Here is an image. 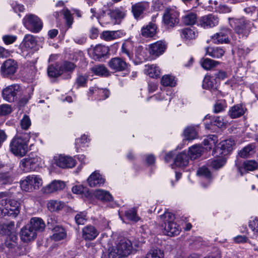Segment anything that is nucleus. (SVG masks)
Returning <instances> with one entry per match:
<instances>
[{
  "instance_id": "9b49d317",
  "label": "nucleus",
  "mask_w": 258,
  "mask_h": 258,
  "mask_svg": "<svg viewBox=\"0 0 258 258\" xmlns=\"http://www.w3.org/2000/svg\"><path fill=\"white\" fill-rule=\"evenodd\" d=\"M234 145V141L232 139L223 141L220 142L219 146L214 149V154L215 156H218V155H226L232 150L233 146Z\"/></svg>"
},
{
  "instance_id": "4c0bfd02",
  "label": "nucleus",
  "mask_w": 258,
  "mask_h": 258,
  "mask_svg": "<svg viewBox=\"0 0 258 258\" xmlns=\"http://www.w3.org/2000/svg\"><path fill=\"white\" fill-rule=\"evenodd\" d=\"M184 138L186 140H192L197 138L198 131L194 126H188L184 131Z\"/></svg>"
},
{
  "instance_id": "aec40b11",
  "label": "nucleus",
  "mask_w": 258,
  "mask_h": 258,
  "mask_svg": "<svg viewBox=\"0 0 258 258\" xmlns=\"http://www.w3.org/2000/svg\"><path fill=\"white\" fill-rule=\"evenodd\" d=\"M163 233L169 236L177 235L180 233V229L176 223H170L169 224H161Z\"/></svg>"
},
{
  "instance_id": "7c9ffc66",
  "label": "nucleus",
  "mask_w": 258,
  "mask_h": 258,
  "mask_svg": "<svg viewBox=\"0 0 258 258\" xmlns=\"http://www.w3.org/2000/svg\"><path fill=\"white\" fill-rule=\"evenodd\" d=\"M258 167V162L254 160H247L243 162L242 166L238 168L241 175H243L245 171H253Z\"/></svg>"
},
{
  "instance_id": "f257e3e1",
  "label": "nucleus",
  "mask_w": 258,
  "mask_h": 258,
  "mask_svg": "<svg viewBox=\"0 0 258 258\" xmlns=\"http://www.w3.org/2000/svg\"><path fill=\"white\" fill-rule=\"evenodd\" d=\"M12 194L8 191L0 192V216L8 215L16 217L20 212V203L11 199Z\"/></svg>"
},
{
  "instance_id": "774afa93",
  "label": "nucleus",
  "mask_w": 258,
  "mask_h": 258,
  "mask_svg": "<svg viewBox=\"0 0 258 258\" xmlns=\"http://www.w3.org/2000/svg\"><path fill=\"white\" fill-rule=\"evenodd\" d=\"M226 107V103L224 101H219L215 104L214 107V112L219 113L225 109Z\"/></svg>"
},
{
  "instance_id": "72a5a7b5",
  "label": "nucleus",
  "mask_w": 258,
  "mask_h": 258,
  "mask_svg": "<svg viewBox=\"0 0 258 258\" xmlns=\"http://www.w3.org/2000/svg\"><path fill=\"white\" fill-rule=\"evenodd\" d=\"M93 195L98 200L103 201H111L112 200V197L110 194L103 189H96L94 191Z\"/></svg>"
},
{
  "instance_id": "09e8293b",
  "label": "nucleus",
  "mask_w": 258,
  "mask_h": 258,
  "mask_svg": "<svg viewBox=\"0 0 258 258\" xmlns=\"http://www.w3.org/2000/svg\"><path fill=\"white\" fill-rule=\"evenodd\" d=\"M218 142L217 137L215 135L209 136L207 139H205L203 143L205 146H208L206 148L209 149L215 147Z\"/></svg>"
},
{
  "instance_id": "0eeeda50",
  "label": "nucleus",
  "mask_w": 258,
  "mask_h": 258,
  "mask_svg": "<svg viewBox=\"0 0 258 258\" xmlns=\"http://www.w3.org/2000/svg\"><path fill=\"white\" fill-rule=\"evenodd\" d=\"M25 27L33 32H39L42 27V23L40 19L33 14L27 15L23 19Z\"/></svg>"
},
{
  "instance_id": "9d476101",
  "label": "nucleus",
  "mask_w": 258,
  "mask_h": 258,
  "mask_svg": "<svg viewBox=\"0 0 258 258\" xmlns=\"http://www.w3.org/2000/svg\"><path fill=\"white\" fill-rule=\"evenodd\" d=\"M52 163L62 168H72L76 165L75 161L73 158L62 155L54 156L53 158Z\"/></svg>"
},
{
  "instance_id": "a211bd4d",
  "label": "nucleus",
  "mask_w": 258,
  "mask_h": 258,
  "mask_svg": "<svg viewBox=\"0 0 258 258\" xmlns=\"http://www.w3.org/2000/svg\"><path fill=\"white\" fill-rule=\"evenodd\" d=\"M99 234V231L92 225H88L82 229V237L85 240H93L98 236Z\"/></svg>"
},
{
  "instance_id": "f8f14e48",
  "label": "nucleus",
  "mask_w": 258,
  "mask_h": 258,
  "mask_svg": "<svg viewBox=\"0 0 258 258\" xmlns=\"http://www.w3.org/2000/svg\"><path fill=\"white\" fill-rule=\"evenodd\" d=\"M166 49V44L165 42L158 41L149 45L148 52L154 59L163 54Z\"/></svg>"
},
{
  "instance_id": "6ab92c4d",
  "label": "nucleus",
  "mask_w": 258,
  "mask_h": 258,
  "mask_svg": "<svg viewBox=\"0 0 258 258\" xmlns=\"http://www.w3.org/2000/svg\"><path fill=\"white\" fill-rule=\"evenodd\" d=\"M105 179L98 171L93 172L88 178V184L91 187L100 186L105 182Z\"/></svg>"
},
{
  "instance_id": "473e14b6",
  "label": "nucleus",
  "mask_w": 258,
  "mask_h": 258,
  "mask_svg": "<svg viewBox=\"0 0 258 258\" xmlns=\"http://www.w3.org/2000/svg\"><path fill=\"white\" fill-rule=\"evenodd\" d=\"M245 108L242 105H236L231 107L228 114L232 118H236L242 115L245 112Z\"/></svg>"
},
{
  "instance_id": "7ed1b4c3",
  "label": "nucleus",
  "mask_w": 258,
  "mask_h": 258,
  "mask_svg": "<svg viewBox=\"0 0 258 258\" xmlns=\"http://www.w3.org/2000/svg\"><path fill=\"white\" fill-rule=\"evenodd\" d=\"M229 23L235 32L242 36H247L253 26L251 21L243 17L239 18H229Z\"/></svg>"
},
{
  "instance_id": "6e6d98bb",
  "label": "nucleus",
  "mask_w": 258,
  "mask_h": 258,
  "mask_svg": "<svg viewBox=\"0 0 258 258\" xmlns=\"http://www.w3.org/2000/svg\"><path fill=\"white\" fill-rule=\"evenodd\" d=\"M61 71L59 67L56 66L54 67L52 65H50L47 69V73L49 77H57L62 74Z\"/></svg>"
},
{
  "instance_id": "37998d69",
  "label": "nucleus",
  "mask_w": 258,
  "mask_h": 258,
  "mask_svg": "<svg viewBox=\"0 0 258 258\" xmlns=\"http://www.w3.org/2000/svg\"><path fill=\"white\" fill-rule=\"evenodd\" d=\"M225 161L221 155L218 158L214 159L209 161L208 165L213 169H219L222 167L225 164Z\"/></svg>"
},
{
  "instance_id": "58836bf2",
  "label": "nucleus",
  "mask_w": 258,
  "mask_h": 258,
  "mask_svg": "<svg viewBox=\"0 0 258 258\" xmlns=\"http://www.w3.org/2000/svg\"><path fill=\"white\" fill-rule=\"evenodd\" d=\"M109 13L112 18V25H115L120 23L121 19L124 16V14L118 9L110 11Z\"/></svg>"
},
{
  "instance_id": "f3484780",
  "label": "nucleus",
  "mask_w": 258,
  "mask_h": 258,
  "mask_svg": "<svg viewBox=\"0 0 258 258\" xmlns=\"http://www.w3.org/2000/svg\"><path fill=\"white\" fill-rule=\"evenodd\" d=\"M219 18L217 16L210 14L202 17L199 22L201 27L206 28L214 27L218 24Z\"/></svg>"
},
{
  "instance_id": "a878e982",
  "label": "nucleus",
  "mask_w": 258,
  "mask_h": 258,
  "mask_svg": "<svg viewBox=\"0 0 258 258\" xmlns=\"http://www.w3.org/2000/svg\"><path fill=\"white\" fill-rule=\"evenodd\" d=\"M188 157L185 152H182L176 156L174 164L172 165V168H174V166L179 167H185L188 165Z\"/></svg>"
},
{
  "instance_id": "423d86ee",
  "label": "nucleus",
  "mask_w": 258,
  "mask_h": 258,
  "mask_svg": "<svg viewBox=\"0 0 258 258\" xmlns=\"http://www.w3.org/2000/svg\"><path fill=\"white\" fill-rule=\"evenodd\" d=\"M21 88L18 84L8 85L2 89V97L8 102H14L21 93Z\"/></svg>"
},
{
  "instance_id": "e2e57ef3",
  "label": "nucleus",
  "mask_w": 258,
  "mask_h": 258,
  "mask_svg": "<svg viewBox=\"0 0 258 258\" xmlns=\"http://www.w3.org/2000/svg\"><path fill=\"white\" fill-rule=\"evenodd\" d=\"M197 174L199 176L207 178H210L211 177V172L208 168L205 166H202L200 168L197 172Z\"/></svg>"
},
{
  "instance_id": "864d4df0",
  "label": "nucleus",
  "mask_w": 258,
  "mask_h": 258,
  "mask_svg": "<svg viewBox=\"0 0 258 258\" xmlns=\"http://www.w3.org/2000/svg\"><path fill=\"white\" fill-rule=\"evenodd\" d=\"M146 258H164V253L159 248L152 249L147 253Z\"/></svg>"
},
{
  "instance_id": "c756f323",
  "label": "nucleus",
  "mask_w": 258,
  "mask_h": 258,
  "mask_svg": "<svg viewBox=\"0 0 258 258\" xmlns=\"http://www.w3.org/2000/svg\"><path fill=\"white\" fill-rule=\"evenodd\" d=\"M197 32L194 29L186 28L182 29L180 32L181 38L186 42L195 39L197 36Z\"/></svg>"
},
{
  "instance_id": "f03ea898",
  "label": "nucleus",
  "mask_w": 258,
  "mask_h": 258,
  "mask_svg": "<svg viewBox=\"0 0 258 258\" xmlns=\"http://www.w3.org/2000/svg\"><path fill=\"white\" fill-rule=\"evenodd\" d=\"M29 139V134L16 136L10 143L11 151L16 156H24L28 151V143Z\"/></svg>"
},
{
  "instance_id": "bb28decb",
  "label": "nucleus",
  "mask_w": 258,
  "mask_h": 258,
  "mask_svg": "<svg viewBox=\"0 0 258 258\" xmlns=\"http://www.w3.org/2000/svg\"><path fill=\"white\" fill-rule=\"evenodd\" d=\"M206 52V54L212 57L220 58L224 55L225 51L220 47H207Z\"/></svg>"
},
{
  "instance_id": "680f3d73",
  "label": "nucleus",
  "mask_w": 258,
  "mask_h": 258,
  "mask_svg": "<svg viewBox=\"0 0 258 258\" xmlns=\"http://www.w3.org/2000/svg\"><path fill=\"white\" fill-rule=\"evenodd\" d=\"M12 107L11 105L3 104L0 105V116H6L12 111Z\"/></svg>"
},
{
  "instance_id": "ddd939ff",
  "label": "nucleus",
  "mask_w": 258,
  "mask_h": 258,
  "mask_svg": "<svg viewBox=\"0 0 258 258\" xmlns=\"http://www.w3.org/2000/svg\"><path fill=\"white\" fill-rule=\"evenodd\" d=\"M231 35V30L228 28H222L220 31L211 37V40L216 44L228 43L229 37Z\"/></svg>"
},
{
  "instance_id": "052dcab7",
  "label": "nucleus",
  "mask_w": 258,
  "mask_h": 258,
  "mask_svg": "<svg viewBox=\"0 0 258 258\" xmlns=\"http://www.w3.org/2000/svg\"><path fill=\"white\" fill-rule=\"evenodd\" d=\"M75 67L76 66L74 63L68 61H64L59 66L62 74L64 72H72L75 69Z\"/></svg>"
},
{
  "instance_id": "c03bdc74",
  "label": "nucleus",
  "mask_w": 258,
  "mask_h": 258,
  "mask_svg": "<svg viewBox=\"0 0 258 258\" xmlns=\"http://www.w3.org/2000/svg\"><path fill=\"white\" fill-rule=\"evenodd\" d=\"M248 226L253 232V238H256L258 236V218H251L248 223Z\"/></svg>"
},
{
  "instance_id": "8fccbe9b",
  "label": "nucleus",
  "mask_w": 258,
  "mask_h": 258,
  "mask_svg": "<svg viewBox=\"0 0 258 258\" xmlns=\"http://www.w3.org/2000/svg\"><path fill=\"white\" fill-rule=\"evenodd\" d=\"M95 93H97L100 95L104 96V97L101 99H105L107 98L110 94L109 90L107 89H99L96 87L90 88L89 89V94H92Z\"/></svg>"
},
{
  "instance_id": "4468645a",
  "label": "nucleus",
  "mask_w": 258,
  "mask_h": 258,
  "mask_svg": "<svg viewBox=\"0 0 258 258\" xmlns=\"http://www.w3.org/2000/svg\"><path fill=\"white\" fill-rule=\"evenodd\" d=\"M18 69L17 62L12 59H8L2 64L1 70L4 76L14 75Z\"/></svg>"
},
{
  "instance_id": "e433bc0d",
  "label": "nucleus",
  "mask_w": 258,
  "mask_h": 258,
  "mask_svg": "<svg viewBox=\"0 0 258 258\" xmlns=\"http://www.w3.org/2000/svg\"><path fill=\"white\" fill-rule=\"evenodd\" d=\"M146 73L151 78H157L160 75V69L156 64L146 66Z\"/></svg>"
},
{
  "instance_id": "f704fd0d",
  "label": "nucleus",
  "mask_w": 258,
  "mask_h": 258,
  "mask_svg": "<svg viewBox=\"0 0 258 258\" xmlns=\"http://www.w3.org/2000/svg\"><path fill=\"white\" fill-rule=\"evenodd\" d=\"M93 53L98 58L106 55L109 52L107 46L98 44L96 45L92 49Z\"/></svg>"
},
{
  "instance_id": "5701e85b",
  "label": "nucleus",
  "mask_w": 258,
  "mask_h": 258,
  "mask_svg": "<svg viewBox=\"0 0 258 258\" xmlns=\"http://www.w3.org/2000/svg\"><path fill=\"white\" fill-rule=\"evenodd\" d=\"M149 8V5L147 3H138L132 6V11L135 18L138 19Z\"/></svg>"
},
{
  "instance_id": "13d9d810",
  "label": "nucleus",
  "mask_w": 258,
  "mask_h": 258,
  "mask_svg": "<svg viewBox=\"0 0 258 258\" xmlns=\"http://www.w3.org/2000/svg\"><path fill=\"white\" fill-rule=\"evenodd\" d=\"M15 223L10 222L8 223L0 225V233L2 234H9L14 228Z\"/></svg>"
},
{
  "instance_id": "69168bd1",
  "label": "nucleus",
  "mask_w": 258,
  "mask_h": 258,
  "mask_svg": "<svg viewBox=\"0 0 258 258\" xmlns=\"http://www.w3.org/2000/svg\"><path fill=\"white\" fill-rule=\"evenodd\" d=\"M21 126L24 130H28L31 124V120L27 115H24L21 120Z\"/></svg>"
},
{
  "instance_id": "0e129e2a",
  "label": "nucleus",
  "mask_w": 258,
  "mask_h": 258,
  "mask_svg": "<svg viewBox=\"0 0 258 258\" xmlns=\"http://www.w3.org/2000/svg\"><path fill=\"white\" fill-rule=\"evenodd\" d=\"M87 215L85 212H80L75 216V221L78 225H83L87 222Z\"/></svg>"
},
{
  "instance_id": "79ce46f5",
  "label": "nucleus",
  "mask_w": 258,
  "mask_h": 258,
  "mask_svg": "<svg viewBox=\"0 0 258 258\" xmlns=\"http://www.w3.org/2000/svg\"><path fill=\"white\" fill-rule=\"evenodd\" d=\"M161 83L164 86L174 87L176 82L175 77L170 75H165L162 78Z\"/></svg>"
},
{
  "instance_id": "393cba45",
  "label": "nucleus",
  "mask_w": 258,
  "mask_h": 258,
  "mask_svg": "<svg viewBox=\"0 0 258 258\" xmlns=\"http://www.w3.org/2000/svg\"><path fill=\"white\" fill-rule=\"evenodd\" d=\"M217 87V82L214 77L211 76H205L203 82V87L204 89L216 92Z\"/></svg>"
},
{
  "instance_id": "c9c22d12",
  "label": "nucleus",
  "mask_w": 258,
  "mask_h": 258,
  "mask_svg": "<svg viewBox=\"0 0 258 258\" xmlns=\"http://www.w3.org/2000/svg\"><path fill=\"white\" fill-rule=\"evenodd\" d=\"M203 152V148L199 145H194L189 148L188 155L191 159L199 157Z\"/></svg>"
},
{
  "instance_id": "a18cd8bd",
  "label": "nucleus",
  "mask_w": 258,
  "mask_h": 258,
  "mask_svg": "<svg viewBox=\"0 0 258 258\" xmlns=\"http://www.w3.org/2000/svg\"><path fill=\"white\" fill-rule=\"evenodd\" d=\"M160 222L161 224H169L170 223H175L174 215L169 212H165L163 215L159 216Z\"/></svg>"
},
{
  "instance_id": "603ef678",
  "label": "nucleus",
  "mask_w": 258,
  "mask_h": 258,
  "mask_svg": "<svg viewBox=\"0 0 258 258\" xmlns=\"http://www.w3.org/2000/svg\"><path fill=\"white\" fill-rule=\"evenodd\" d=\"M227 123L225 118L222 116H215L213 117L211 121V123L219 128L225 127Z\"/></svg>"
},
{
  "instance_id": "bf43d9fd",
  "label": "nucleus",
  "mask_w": 258,
  "mask_h": 258,
  "mask_svg": "<svg viewBox=\"0 0 258 258\" xmlns=\"http://www.w3.org/2000/svg\"><path fill=\"white\" fill-rule=\"evenodd\" d=\"M111 16L109 13H105L103 12L102 15L99 16L98 18L99 22L101 25H108L112 24V18Z\"/></svg>"
},
{
  "instance_id": "1a4fd4ad",
  "label": "nucleus",
  "mask_w": 258,
  "mask_h": 258,
  "mask_svg": "<svg viewBox=\"0 0 258 258\" xmlns=\"http://www.w3.org/2000/svg\"><path fill=\"white\" fill-rule=\"evenodd\" d=\"M179 13L173 8H167L163 15V22L167 27H173L178 22Z\"/></svg>"
},
{
  "instance_id": "4be33fe9",
  "label": "nucleus",
  "mask_w": 258,
  "mask_h": 258,
  "mask_svg": "<svg viewBox=\"0 0 258 258\" xmlns=\"http://www.w3.org/2000/svg\"><path fill=\"white\" fill-rule=\"evenodd\" d=\"M37 44L36 38L30 34L25 35L21 44L22 50L28 51L34 48Z\"/></svg>"
},
{
  "instance_id": "c85d7f7f",
  "label": "nucleus",
  "mask_w": 258,
  "mask_h": 258,
  "mask_svg": "<svg viewBox=\"0 0 258 258\" xmlns=\"http://www.w3.org/2000/svg\"><path fill=\"white\" fill-rule=\"evenodd\" d=\"M52 231L53 234L51 236V238L54 241L61 240L67 236L66 231L62 227L56 226Z\"/></svg>"
},
{
  "instance_id": "2eb2a0df",
  "label": "nucleus",
  "mask_w": 258,
  "mask_h": 258,
  "mask_svg": "<svg viewBox=\"0 0 258 258\" xmlns=\"http://www.w3.org/2000/svg\"><path fill=\"white\" fill-rule=\"evenodd\" d=\"M109 68L115 72H120L125 70L128 64L123 59L115 57L111 58L108 62Z\"/></svg>"
},
{
  "instance_id": "de8ad7c7",
  "label": "nucleus",
  "mask_w": 258,
  "mask_h": 258,
  "mask_svg": "<svg viewBox=\"0 0 258 258\" xmlns=\"http://www.w3.org/2000/svg\"><path fill=\"white\" fill-rule=\"evenodd\" d=\"M137 55L141 60H151L153 59L151 55L148 54V51L143 47H139L137 50Z\"/></svg>"
},
{
  "instance_id": "2f4dec72",
  "label": "nucleus",
  "mask_w": 258,
  "mask_h": 258,
  "mask_svg": "<svg viewBox=\"0 0 258 258\" xmlns=\"http://www.w3.org/2000/svg\"><path fill=\"white\" fill-rule=\"evenodd\" d=\"M157 28L155 24L150 23L141 29V34L145 37H153L156 34Z\"/></svg>"
},
{
  "instance_id": "412c9836",
  "label": "nucleus",
  "mask_w": 258,
  "mask_h": 258,
  "mask_svg": "<svg viewBox=\"0 0 258 258\" xmlns=\"http://www.w3.org/2000/svg\"><path fill=\"white\" fill-rule=\"evenodd\" d=\"M66 186L65 183L61 180H53L50 184L43 188L45 194H50L63 189Z\"/></svg>"
},
{
  "instance_id": "a19ab883",
  "label": "nucleus",
  "mask_w": 258,
  "mask_h": 258,
  "mask_svg": "<svg viewBox=\"0 0 258 258\" xmlns=\"http://www.w3.org/2000/svg\"><path fill=\"white\" fill-rule=\"evenodd\" d=\"M200 63L204 69L206 70H209L219 64L220 62L210 58H206L201 59L200 61Z\"/></svg>"
},
{
  "instance_id": "39448f33",
  "label": "nucleus",
  "mask_w": 258,
  "mask_h": 258,
  "mask_svg": "<svg viewBox=\"0 0 258 258\" xmlns=\"http://www.w3.org/2000/svg\"><path fill=\"white\" fill-rule=\"evenodd\" d=\"M132 244L128 239H122L117 244L115 248L109 249V258H119L126 256L131 252Z\"/></svg>"
},
{
  "instance_id": "20e7f679",
  "label": "nucleus",
  "mask_w": 258,
  "mask_h": 258,
  "mask_svg": "<svg viewBox=\"0 0 258 258\" xmlns=\"http://www.w3.org/2000/svg\"><path fill=\"white\" fill-rule=\"evenodd\" d=\"M20 184L23 190L31 192L40 188L43 184V180L39 175L31 174L23 178Z\"/></svg>"
},
{
  "instance_id": "ea45409f",
  "label": "nucleus",
  "mask_w": 258,
  "mask_h": 258,
  "mask_svg": "<svg viewBox=\"0 0 258 258\" xmlns=\"http://www.w3.org/2000/svg\"><path fill=\"white\" fill-rule=\"evenodd\" d=\"M255 152V146L253 144H249L244 147L238 153L239 155L243 158H248Z\"/></svg>"
},
{
  "instance_id": "5fc2aeb1",
  "label": "nucleus",
  "mask_w": 258,
  "mask_h": 258,
  "mask_svg": "<svg viewBox=\"0 0 258 258\" xmlns=\"http://www.w3.org/2000/svg\"><path fill=\"white\" fill-rule=\"evenodd\" d=\"M197 15L191 13L186 15L183 18V22L186 25H191L195 24L197 21Z\"/></svg>"
},
{
  "instance_id": "3c124183",
  "label": "nucleus",
  "mask_w": 258,
  "mask_h": 258,
  "mask_svg": "<svg viewBox=\"0 0 258 258\" xmlns=\"http://www.w3.org/2000/svg\"><path fill=\"white\" fill-rule=\"evenodd\" d=\"M92 72L96 75L99 76H107L109 75V72L106 68L103 66H96L92 68Z\"/></svg>"
},
{
  "instance_id": "6e6552de",
  "label": "nucleus",
  "mask_w": 258,
  "mask_h": 258,
  "mask_svg": "<svg viewBox=\"0 0 258 258\" xmlns=\"http://www.w3.org/2000/svg\"><path fill=\"white\" fill-rule=\"evenodd\" d=\"M41 158L38 157L25 158L21 160L20 167L25 172L36 170L40 165Z\"/></svg>"
},
{
  "instance_id": "338daca9",
  "label": "nucleus",
  "mask_w": 258,
  "mask_h": 258,
  "mask_svg": "<svg viewBox=\"0 0 258 258\" xmlns=\"http://www.w3.org/2000/svg\"><path fill=\"white\" fill-rule=\"evenodd\" d=\"M17 37L13 35H5L2 37V40L6 45H10L16 41Z\"/></svg>"
},
{
  "instance_id": "dca6fc26",
  "label": "nucleus",
  "mask_w": 258,
  "mask_h": 258,
  "mask_svg": "<svg viewBox=\"0 0 258 258\" xmlns=\"http://www.w3.org/2000/svg\"><path fill=\"white\" fill-rule=\"evenodd\" d=\"M37 235L35 230L32 229L28 224L23 227L20 231L21 239L25 242H29L34 240Z\"/></svg>"
},
{
  "instance_id": "4d7b16f0",
  "label": "nucleus",
  "mask_w": 258,
  "mask_h": 258,
  "mask_svg": "<svg viewBox=\"0 0 258 258\" xmlns=\"http://www.w3.org/2000/svg\"><path fill=\"white\" fill-rule=\"evenodd\" d=\"M126 218L132 221L136 222L140 220V218L137 215V211L135 209H131L125 212Z\"/></svg>"
},
{
  "instance_id": "b1692460",
  "label": "nucleus",
  "mask_w": 258,
  "mask_h": 258,
  "mask_svg": "<svg viewBox=\"0 0 258 258\" xmlns=\"http://www.w3.org/2000/svg\"><path fill=\"white\" fill-rule=\"evenodd\" d=\"M29 226L37 234L38 232H42L45 228V224L42 219L38 217L32 218L30 221Z\"/></svg>"
},
{
  "instance_id": "cd10ccee",
  "label": "nucleus",
  "mask_w": 258,
  "mask_h": 258,
  "mask_svg": "<svg viewBox=\"0 0 258 258\" xmlns=\"http://www.w3.org/2000/svg\"><path fill=\"white\" fill-rule=\"evenodd\" d=\"M123 35L121 31H104L102 33L101 38L106 41H110L122 37Z\"/></svg>"
},
{
  "instance_id": "49530a36",
  "label": "nucleus",
  "mask_w": 258,
  "mask_h": 258,
  "mask_svg": "<svg viewBox=\"0 0 258 258\" xmlns=\"http://www.w3.org/2000/svg\"><path fill=\"white\" fill-rule=\"evenodd\" d=\"M63 203L55 200H51L48 202L47 208L51 212L57 211L62 208Z\"/></svg>"
}]
</instances>
